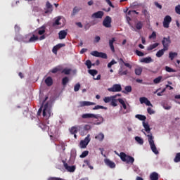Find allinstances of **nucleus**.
Segmentation results:
<instances>
[{
	"label": "nucleus",
	"instance_id": "26",
	"mask_svg": "<svg viewBox=\"0 0 180 180\" xmlns=\"http://www.w3.org/2000/svg\"><path fill=\"white\" fill-rule=\"evenodd\" d=\"M38 126L43 131H47V130H49V126L46 125L44 123L40 122Z\"/></svg>",
	"mask_w": 180,
	"mask_h": 180
},
{
	"label": "nucleus",
	"instance_id": "55",
	"mask_svg": "<svg viewBox=\"0 0 180 180\" xmlns=\"http://www.w3.org/2000/svg\"><path fill=\"white\" fill-rule=\"evenodd\" d=\"M148 98H146V97H141L139 98V101L141 102V103H146V101L148 100Z\"/></svg>",
	"mask_w": 180,
	"mask_h": 180
},
{
	"label": "nucleus",
	"instance_id": "46",
	"mask_svg": "<svg viewBox=\"0 0 180 180\" xmlns=\"http://www.w3.org/2000/svg\"><path fill=\"white\" fill-rule=\"evenodd\" d=\"M174 161V162H180V153L176 154Z\"/></svg>",
	"mask_w": 180,
	"mask_h": 180
},
{
	"label": "nucleus",
	"instance_id": "56",
	"mask_svg": "<svg viewBox=\"0 0 180 180\" xmlns=\"http://www.w3.org/2000/svg\"><path fill=\"white\" fill-rule=\"evenodd\" d=\"M58 71H61V70L58 68H54L51 72H52V74H56V72H58Z\"/></svg>",
	"mask_w": 180,
	"mask_h": 180
},
{
	"label": "nucleus",
	"instance_id": "13",
	"mask_svg": "<svg viewBox=\"0 0 180 180\" xmlns=\"http://www.w3.org/2000/svg\"><path fill=\"white\" fill-rule=\"evenodd\" d=\"M103 15H105V13L102 11H97L91 15V18L94 19H102L103 18Z\"/></svg>",
	"mask_w": 180,
	"mask_h": 180
},
{
	"label": "nucleus",
	"instance_id": "17",
	"mask_svg": "<svg viewBox=\"0 0 180 180\" xmlns=\"http://www.w3.org/2000/svg\"><path fill=\"white\" fill-rule=\"evenodd\" d=\"M104 162L105 165H108V167H109L110 168H115L116 167V164H115V162H113L112 161H111L109 159H105L104 160Z\"/></svg>",
	"mask_w": 180,
	"mask_h": 180
},
{
	"label": "nucleus",
	"instance_id": "59",
	"mask_svg": "<svg viewBox=\"0 0 180 180\" xmlns=\"http://www.w3.org/2000/svg\"><path fill=\"white\" fill-rule=\"evenodd\" d=\"M105 2L110 6L111 8H115V6L112 4V1L110 0H105Z\"/></svg>",
	"mask_w": 180,
	"mask_h": 180
},
{
	"label": "nucleus",
	"instance_id": "1",
	"mask_svg": "<svg viewBox=\"0 0 180 180\" xmlns=\"http://www.w3.org/2000/svg\"><path fill=\"white\" fill-rule=\"evenodd\" d=\"M143 126L146 133L149 134L147 135L146 132H143L144 134L146 135L147 137L148 138V143L151 148V150L153 151V153H154V154H160V152H158V150H157V146H155V143H154V136H153V134L150 133L151 128H150V125H148V122H143Z\"/></svg>",
	"mask_w": 180,
	"mask_h": 180
},
{
	"label": "nucleus",
	"instance_id": "43",
	"mask_svg": "<svg viewBox=\"0 0 180 180\" xmlns=\"http://www.w3.org/2000/svg\"><path fill=\"white\" fill-rule=\"evenodd\" d=\"M79 127H82V128H81V131H82V130H83V131H84V130H86V131L91 130V126H90V125H85V126H84V125H79Z\"/></svg>",
	"mask_w": 180,
	"mask_h": 180
},
{
	"label": "nucleus",
	"instance_id": "32",
	"mask_svg": "<svg viewBox=\"0 0 180 180\" xmlns=\"http://www.w3.org/2000/svg\"><path fill=\"white\" fill-rule=\"evenodd\" d=\"M135 27L137 30H141V29H143V22L141 21L136 22Z\"/></svg>",
	"mask_w": 180,
	"mask_h": 180
},
{
	"label": "nucleus",
	"instance_id": "50",
	"mask_svg": "<svg viewBox=\"0 0 180 180\" xmlns=\"http://www.w3.org/2000/svg\"><path fill=\"white\" fill-rule=\"evenodd\" d=\"M61 20V18H58L55 22L53 23V26H60V25H61V23H60V20Z\"/></svg>",
	"mask_w": 180,
	"mask_h": 180
},
{
	"label": "nucleus",
	"instance_id": "5",
	"mask_svg": "<svg viewBox=\"0 0 180 180\" xmlns=\"http://www.w3.org/2000/svg\"><path fill=\"white\" fill-rule=\"evenodd\" d=\"M42 115L44 117H50L51 116V107L46 103L44 106Z\"/></svg>",
	"mask_w": 180,
	"mask_h": 180
},
{
	"label": "nucleus",
	"instance_id": "63",
	"mask_svg": "<svg viewBox=\"0 0 180 180\" xmlns=\"http://www.w3.org/2000/svg\"><path fill=\"white\" fill-rule=\"evenodd\" d=\"M95 43H99V41H101V37H99V36H96V37H95Z\"/></svg>",
	"mask_w": 180,
	"mask_h": 180
},
{
	"label": "nucleus",
	"instance_id": "58",
	"mask_svg": "<svg viewBox=\"0 0 180 180\" xmlns=\"http://www.w3.org/2000/svg\"><path fill=\"white\" fill-rule=\"evenodd\" d=\"M147 112L149 115H154L155 113L151 108H148Z\"/></svg>",
	"mask_w": 180,
	"mask_h": 180
},
{
	"label": "nucleus",
	"instance_id": "51",
	"mask_svg": "<svg viewBox=\"0 0 180 180\" xmlns=\"http://www.w3.org/2000/svg\"><path fill=\"white\" fill-rule=\"evenodd\" d=\"M86 67H87V68L89 69V70H91V68H92V62H91L89 60H87L86 61Z\"/></svg>",
	"mask_w": 180,
	"mask_h": 180
},
{
	"label": "nucleus",
	"instance_id": "25",
	"mask_svg": "<svg viewBox=\"0 0 180 180\" xmlns=\"http://www.w3.org/2000/svg\"><path fill=\"white\" fill-rule=\"evenodd\" d=\"M165 51H168V50L165 49V48H163L162 49L159 50L157 53H156V57H158V58H160V57H162L164 53H165Z\"/></svg>",
	"mask_w": 180,
	"mask_h": 180
},
{
	"label": "nucleus",
	"instance_id": "48",
	"mask_svg": "<svg viewBox=\"0 0 180 180\" xmlns=\"http://www.w3.org/2000/svg\"><path fill=\"white\" fill-rule=\"evenodd\" d=\"M79 11H81V9L77 6H75L74 8H73V11H72V15H77V13H78V12H79Z\"/></svg>",
	"mask_w": 180,
	"mask_h": 180
},
{
	"label": "nucleus",
	"instance_id": "23",
	"mask_svg": "<svg viewBox=\"0 0 180 180\" xmlns=\"http://www.w3.org/2000/svg\"><path fill=\"white\" fill-rule=\"evenodd\" d=\"M117 96H121V95L118 94V95H115V96H111L110 97H105L103 98V101H104L105 103H109V102H112V99H113V98H117Z\"/></svg>",
	"mask_w": 180,
	"mask_h": 180
},
{
	"label": "nucleus",
	"instance_id": "40",
	"mask_svg": "<svg viewBox=\"0 0 180 180\" xmlns=\"http://www.w3.org/2000/svg\"><path fill=\"white\" fill-rule=\"evenodd\" d=\"M142 72H143V68H137L135 69L136 75H141Z\"/></svg>",
	"mask_w": 180,
	"mask_h": 180
},
{
	"label": "nucleus",
	"instance_id": "42",
	"mask_svg": "<svg viewBox=\"0 0 180 180\" xmlns=\"http://www.w3.org/2000/svg\"><path fill=\"white\" fill-rule=\"evenodd\" d=\"M88 72H89V74H90V75H92V77H94L95 75H96L98 74V70H89Z\"/></svg>",
	"mask_w": 180,
	"mask_h": 180
},
{
	"label": "nucleus",
	"instance_id": "2",
	"mask_svg": "<svg viewBox=\"0 0 180 180\" xmlns=\"http://www.w3.org/2000/svg\"><path fill=\"white\" fill-rule=\"evenodd\" d=\"M119 61V64L120 65V68L118 70V74L119 75L123 76V75H127V74H129V70H124L123 68V64L124 65H125V67H127V68H129V70H131V68H133V66L131 65H130L129 63H125L124 60H123V58H120L118 60Z\"/></svg>",
	"mask_w": 180,
	"mask_h": 180
},
{
	"label": "nucleus",
	"instance_id": "60",
	"mask_svg": "<svg viewBox=\"0 0 180 180\" xmlns=\"http://www.w3.org/2000/svg\"><path fill=\"white\" fill-rule=\"evenodd\" d=\"M175 11H176V13H178V15H180V6L178 5L175 7Z\"/></svg>",
	"mask_w": 180,
	"mask_h": 180
},
{
	"label": "nucleus",
	"instance_id": "27",
	"mask_svg": "<svg viewBox=\"0 0 180 180\" xmlns=\"http://www.w3.org/2000/svg\"><path fill=\"white\" fill-rule=\"evenodd\" d=\"M95 139L96 140H98V141H103V139H105V134L101 132L95 136Z\"/></svg>",
	"mask_w": 180,
	"mask_h": 180
},
{
	"label": "nucleus",
	"instance_id": "3",
	"mask_svg": "<svg viewBox=\"0 0 180 180\" xmlns=\"http://www.w3.org/2000/svg\"><path fill=\"white\" fill-rule=\"evenodd\" d=\"M82 119H97L94 124H101L103 122V117L99 115L85 113L82 115Z\"/></svg>",
	"mask_w": 180,
	"mask_h": 180
},
{
	"label": "nucleus",
	"instance_id": "45",
	"mask_svg": "<svg viewBox=\"0 0 180 180\" xmlns=\"http://www.w3.org/2000/svg\"><path fill=\"white\" fill-rule=\"evenodd\" d=\"M115 64H117V62L112 59L108 64V68H112V65H115Z\"/></svg>",
	"mask_w": 180,
	"mask_h": 180
},
{
	"label": "nucleus",
	"instance_id": "30",
	"mask_svg": "<svg viewBox=\"0 0 180 180\" xmlns=\"http://www.w3.org/2000/svg\"><path fill=\"white\" fill-rule=\"evenodd\" d=\"M37 40H39V37L34 34H32V37H31L29 39V43H33L34 41H37Z\"/></svg>",
	"mask_w": 180,
	"mask_h": 180
},
{
	"label": "nucleus",
	"instance_id": "24",
	"mask_svg": "<svg viewBox=\"0 0 180 180\" xmlns=\"http://www.w3.org/2000/svg\"><path fill=\"white\" fill-rule=\"evenodd\" d=\"M141 63H145L146 64H150V63H153V58L148 56L146 58H143L141 60Z\"/></svg>",
	"mask_w": 180,
	"mask_h": 180
},
{
	"label": "nucleus",
	"instance_id": "18",
	"mask_svg": "<svg viewBox=\"0 0 180 180\" xmlns=\"http://www.w3.org/2000/svg\"><path fill=\"white\" fill-rule=\"evenodd\" d=\"M61 47H65V44H58L55 46L52 50L53 53H54V54H57V51L60 50Z\"/></svg>",
	"mask_w": 180,
	"mask_h": 180
},
{
	"label": "nucleus",
	"instance_id": "22",
	"mask_svg": "<svg viewBox=\"0 0 180 180\" xmlns=\"http://www.w3.org/2000/svg\"><path fill=\"white\" fill-rule=\"evenodd\" d=\"M116 41V39L115 38H112L109 40V46L110 48L111 51L112 53H115V46L113 45V43Z\"/></svg>",
	"mask_w": 180,
	"mask_h": 180
},
{
	"label": "nucleus",
	"instance_id": "53",
	"mask_svg": "<svg viewBox=\"0 0 180 180\" xmlns=\"http://www.w3.org/2000/svg\"><path fill=\"white\" fill-rule=\"evenodd\" d=\"M79 88H81V84H79V83L76 84L74 87L75 92H78V91H79Z\"/></svg>",
	"mask_w": 180,
	"mask_h": 180
},
{
	"label": "nucleus",
	"instance_id": "12",
	"mask_svg": "<svg viewBox=\"0 0 180 180\" xmlns=\"http://www.w3.org/2000/svg\"><path fill=\"white\" fill-rule=\"evenodd\" d=\"M62 162L63 164V167L65 169L68 171V172H75V166H68V164L65 160H62Z\"/></svg>",
	"mask_w": 180,
	"mask_h": 180
},
{
	"label": "nucleus",
	"instance_id": "28",
	"mask_svg": "<svg viewBox=\"0 0 180 180\" xmlns=\"http://www.w3.org/2000/svg\"><path fill=\"white\" fill-rule=\"evenodd\" d=\"M45 84L47 85V86H51V85H53V78H51V77H48L45 79Z\"/></svg>",
	"mask_w": 180,
	"mask_h": 180
},
{
	"label": "nucleus",
	"instance_id": "38",
	"mask_svg": "<svg viewBox=\"0 0 180 180\" xmlns=\"http://www.w3.org/2000/svg\"><path fill=\"white\" fill-rule=\"evenodd\" d=\"M117 101H119V99H116V98H112L110 103L111 106H117Z\"/></svg>",
	"mask_w": 180,
	"mask_h": 180
},
{
	"label": "nucleus",
	"instance_id": "35",
	"mask_svg": "<svg viewBox=\"0 0 180 180\" xmlns=\"http://www.w3.org/2000/svg\"><path fill=\"white\" fill-rule=\"evenodd\" d=\"M125 91H122V94H127L131 92V86H126L124 88Z\"/></svg>",
	"mask_w": 180,
	"mask_h": 180
},
{
	"label": "nucleus",
	"instance_id": "4",
	"mask_svg": "<svg viewBox=\"0 0 180 180\" xmlns=\"http://www.w3.org/2000/svg\"><path fill=\"white\" fill-rule=\"evenodd\" d=\"M120 157L122 161H123V162H126L127 164H133V162H134V158L126 155V153L124 152H121L120 153Z\"/></svg>",
	"mask_w": 180,
	"mask_h": 180
},
{
	"label": "nucleus",
	"instance_id": "9",
	"mask_svg": "<svg viewBox=\"0 0 180 180\" xmlns=\"http://www.w3.org/2000/svg\"><path fill=\"white\" fill-rule=\"evenodd\" d=\"M171 22H172V18H171V16L169 15H166L163 20V27L165 29H168V27H169V23H171Z\"/></svg>",
	"mask_w": 180,
	"mask_h": 180
},
{
	"label": "nucleus",
	"instance_id": "7",
	"mask_svg": "<svg viewBox=\"0 0 180 180\" xmlns=\"http://www.w3.org/2000/svg\"><path fill=\"white\" fill-rule=\"evenodd\" d=\"M91 56H93L94 57H99L100 58H108V55L103 52H98V51H94L91 52Z\"/></svg>",
	"mask_w": 180,
	"mask_h": 180
},
{
	"label": "nucleus",
	"instance_id": "41",
	"mask_svg": "<svg viewBox=\"0 0 180 180\" xmlns=\"http://www.w3.org/2000/svg\"><path fill=\"white\" fill-rule=\"evenodd\" d=\"M62 74H65V75H70L71 74V69L65 68L62 70Z\"/></svg>",
	"mask_w": 180,
	"mask_h": 180
},
{
	"label": "nucleus",
	"instance_id": "62",
	"mask_svg": "<svg viewBox=\"0 0 180 180\" xmlns=\"http://www.w3.org/2000/svg\"><path fill=\"white\" fill-rule=\"evenodd\" d=\"M145 105H146V106H153V104H151V102L148 99L146 100Z\"/></svg>",
	"mask_w": 180,
	"mask_h": 180
},
{
	"label": "nucleus",
	"instance_id": "20",
	"mask_svg": "<svg viewBox=\"0 0 180 180\" xmlns=\"http://www.w3.org/2000/svg\"><path fill=\"white\" fill-rule=\"evenodd\" d=\"M68 34V33L65 30L60 31L58 33L60 40H63V39H65V37H67Z\"/></svg>",
	"mask_w": 180,
	"mask_h": 180
},
{
	"label": "nucleus",
	"instance_id": "57",
	"mask_svg": "<svg viewBox=\"0 0 180 180\" xmlns=\"http://www.w3.org/2000/svg\"><path fill=\"white\" fill-rule=\"evenodd\" d=\"M165 70L167 72H175V70L168 66L165 67Z\"/></svg>",
	"mask_w": 180,
	"mask_h": 180
},
{
	"label": "nucleus",
	"instance_id": "14",
	"mask_svg": "<svg viewBox=\"0 0 180 180\" xmlns=\"http://www.w3.org/2000/svg\"><path fill=\"white\" fill-rule=\"evenodd\" d=\"M81 129H82V127H79V125L72 127L70 129V132L71 134H77L78 131H81Z\"/></svg>",
	"mask_w": 180,
	"mask_h": 180
},
{
	"label": "nucleus",
	"instance_id": "31",
	"mask_svg": "<svg viewBox=\"0 0 180 180\" xmlns=\"http://www.w3.org/2000/svg\"><path fill=\"white\" fill-rule=\"evenodd\" d=\"M118 102L120 103V105H122L123 109H127V105H126L124 100H123L122 98H118Z\"/></svg>",
	"mask_w": 180,
	"mask_h": 180
},
{
	"label": "nucleus",
	"instance_id": "33",
	"mask_svg": "<svg viewBox=\"0 0 180 180\" xmlns=\"http://www.w3.org/2000/svg\"><path fill=\"white\" fill-rule=\"evenodd\" d=\"M135 140L139 144H141V146H142V144H144V140L141 137L136 136Z\"/></svg>",
	"mask_w": 180,
	"mask_h": 180
},
{
	"label": "nucleus",
	"instance_id": "36",
	"mask_svg": "<svg viewBox=\"0 0 180 180\" xmlns=\"http://www.w3.org/2000/svg\"><path fill=\"white\" fill-rule=\"evenodd\" d=\"M99 109H104L105 110H108L107 107L103 106V105H96L94 108H93V110H98Z\"/></svg>",
	"mask_w": 180,
	"mask_h": 180
},
{
	"label": "nucleus",
	"instance_id": "19",
	"mask_svg": "<svg viewBox=\"0 0 180 180\" xmlns=\"http://www.w3.org/2000/svg\"><path fill=\"white\" fill-rule=\"evenodd\" d=\"M149 178L150 180H158L160 179V174L156 172H153L150 173Z\"/></svg>",
	"mask_w": 180,
	"mask_h": 180
},
{
	"label": "nucleus",
	"instance_id": "37",
	"mask_svg": "<svg viewBox=\"0 0 180 180\" xmlns=\"http://www.w3.org/2000/svg\"><path fill=\"white\" fill-rule=\"evenodd\" d=\"M178 56V53L176 52H169V58H170V60H174V57H176Z\"/></svg>",
	"mask_w": 180,
	"mask_h": 180
},
{
	"label": "nucleus",
	"instance_id": "11",
	"mask_svg": "<svg viewBox=\"0 0 180 180\" xmlns=\"http://www.w3.org/2000/svg\"><path fill=\"white\" fill-rule=\"evenodd\" d=\"M112 18L110 16H106L103 21V25L105 27H112Z\"/></svg>",
	"mask_w": 180,
	"mask_h": 180
},
{
	"label": "nucleus",
	"instance_id": "21",
	"mask_svg": "<svg viewBox=\"0 0 180 180\" xmlns=\"http://www.w3.org/2000/svg\"><path fill=\"white\" fill-rule=\"evenodd\" d=\"M46 8L47 10L45 11L44 13H51L53 12V5L49 1L46 2Z\"/></svg>",
	"mask_w": 180,
	"mask_h": 180
},
{
	"label": "nucleus",
	"instance_id": "39",
	"mask_svg": "<svg viewBox=\"0 0 180 180\" xmlns=\"http://www.w3.org/2000/svg\"><path fill=\"white\" fill-rule=\"evenodd\" d=\"M135 117L136 119H139V120H142V121H144L146 120V119H147V117H146V115H136Z\"/></svg>",
	"mask_w": 180,
	"mask_h": 180
},
{
	"label": "nucleus",
	"instance_id": "61",
	"mask_svg": "<svg viewBox=\"0 0 180 180\" xmlns=\"http://www.w3.org/2000/svg\"><path fill=\"white\" fill-rule=\"evenodd\" d=\"M155 6H157V8H158L159 9H162V6H161V4H159L158 2L155 1Z\"/></svg>",
	"mask_w": 180,
	"mask_h": 180
},
{
	"label": "nucleus",
	"instance_id": "44",
	"mask_svg": "<svg viewBox=\"0 0 180 180\" xmlns=\"http://www.w3.org/2000/svg\"><path fill=\"white\" fill-rule=\"evenodd\" d=\"M162 79V76H159L153 79V82L154 84H160Z\"/></svg>",
	"mask_w": 180,
	"mask_h": 180
},
{
	"label": "nucleus",
	"instance_id": "8",
	"mask_svg": "<svg viewBox=\"0 0 180 180\" xmlns=\"http://www.w3.org/2000/svg\"><path fill=\"white\" fill-rule=\"evenodd\" d=\"M108 91L109 92H120L122 91V86L119 84H115L112 87L108 88Z\"/></svg>",
	"mask_w": 180,
	"mask_h": 180
},
{
	"label": "nucleus",
	"instance_id": "6",
	"mask_svg": "<svg viewBox=\"0 0 180 180\" xmlns=\"http://www.w3.org/2000/svg\"><path fill=\"white\" fill-rule=\"evenodd\" d=\"M162 44L163 46V49H165V50H168V49L169 48V45L171 44V37H164L162 40Z\"/></svg>",
	"mask_w": 180,
	"mask_h": 180
},
{
	"label": "nucleus",
	"instance_id": "16",
	"mask_svg": "<svg viewBox=\"0 0 180 180\" xmlns=\"http://www.w3.org/2000/svg\"><path fill=\"white\" fill-rule=\"evenodd\" d=\"M46 33V27L44 26H42L41 27H39L38 30L34 31L35 34H39V36H41Z\"/></svg>",
	"mask_w": 180,
	"mask_h": 180
},
{
	"label": "nucleus",
	"instance_id": "47",
	"mask_svg": "<svg viewBox=\"0 0 180 180\" xmlns=\"http://www.w3.org/2000/svg\"><path fill=\"white\" fill-rule=\"evenodd\" d=\"M142 13L144 15L145 18H150V13L146 9H143Z\"/></svg>",
	"mask_w": 180,
	"mask_h": 180
},
{
	"label": "nucleus",
	"instance_id": "49",
	"mask_svg": "<svg viewBox=\"0 0 180 180\" xmlns=\"http://www.w3.org/2000/svg\"><path fill=\"white\" fill-rule=\"evenodd\" d=\"M89 154V151L88 150H84L82 152V153L80 155V158H85Z\"/></svg>",
	"mask_w": 180,
	"mask_h": 180
},
{
	"label": "nucleus",
	"instance_id": "15",
	"mask_svg": "<svg viewBox=\"0 0 180 180\" xmlns=\"http://www.w3.org/2000/svg\"><path fill=\"white\" fill-rule=\"evenodd\" d=\"M79 104L80 108H84V106H92L94 105H96L95 103L91 101H80Z\"/></svg>",
	"mask_w": 180,
	"mask_h": 180
},
{
	"label": "nucleus",
	"instance_id": "52",
	"mask_svg": "<svg viewBox=\"0 0 180 180\" xmlns=\"http://www.w3.org/2000/svg\"><path fill=\"white\" fill-rule=\"evenodd\" d=\"M135 53H136V56H138L139 57H144V53H143L139 50H136Z\"/></svg>",
	"mask_w": 180,
	"mask_h": 180
},
{
	"label": "nucleus",
	"instance_id": "10",
	"mask_svg": "<svg viewBox=\"0 0 180 180\" xmlns=\"http://www.w3.org/2000/svg\"><path fill=\"white\" fill-rule=\"evenodd\" d=\"M89 141H91V138H89V135H88L84 140L80 141V147L81 148H86V146L89 144Z\"/></svg>",
	"mask_w": 180,
	"mask_h": 180
},
{
	"label": "nucleus",
	"instance_id": "29",
	"mask_svg": "<svg viewBox=\"0 0 180 180\" xmlns=\"http://www.w3.org/2000/svg\"><path fill=\"white\" fill-rule=\"evenodd\" d=\"M158 46H160V44H158V43H155V44H150L149 46H148L147 50L148 51H151V50H154V49H157V47H158Z\"/></svg>",
	"mask_w": 180,
	"mask_h": 180
},
{
	"label": "nucleus",
	"instance_id": "64",
	"mask_svg": "<svg viewBox=\"0 0 180 180\" xmlns=\"http://www.w3.org/2000/svg\"><path fill=\"white\" fill-rule=\"evenodd\" d=\"M131 13H136V15H139V12H136V10L128 11V15H130Z\"/></svg>",
	"mask_w": 180,
	"mask_h": 180
},
{
	"label": "nucleus",
	"instance_id": "34",
	"mask_svg": "<svg viewBox=\"0 0 180 180\" xmlns=\"http://www.w3.org/2000/svg\"><path fill=\"white\" fill-rule=\"evenodd\" d=\"M68 82H70V79L68 77H65L62 79V85L63 86H65Z\"/></svg>",
	"mask_w": 180,
	"mask_h": 180
},
{
	"label": "nucleus",
	"instance_id": "54",
	"mask_svg": "<svg viewBox=\"0 0 180 180\" xmlns=\"http://www.w3.org/2000/svg\"><path fill=\"white\" fill-rule=\"evenodd\" d=\"M162 106L165 110H169L172 108L171 105L165 103L162 104Z\"/></svg>",
	"mask_w": 180,
	"mask_h": 180
}]
</instances>
